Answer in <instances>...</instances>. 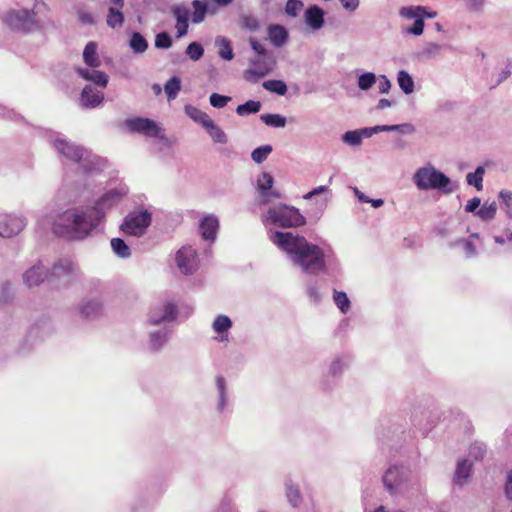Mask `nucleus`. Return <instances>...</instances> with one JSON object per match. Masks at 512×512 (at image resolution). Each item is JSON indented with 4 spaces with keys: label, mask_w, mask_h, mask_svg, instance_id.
<instances>
[{
    "label": "nucleus",
    "mask_w": 512,
    "mask_h": 512,
    "mask_svg": "<svg viewBox=\"0 0 512 512\" xmlns=\"http://www.w3.org/2000/svg\"><path fill=\"white\" fill-rule=\"evenodd\" d=\"M127 192L124 186L110 189L93 206L68 209L59 214L56 219L45 218L43 226L50 225L56 235L83 240L99 226L106 211L118 204Z\"/></svg>",
    "instance_id": "nucleus-1"
},
{
    "label": "nucleus",
    "mask_w": 512,
    "mask_h": 512,
    "mask_svg": "<svg viewBox=\"0 0 512 512\" xmlns=\"http://www.w3.org/2000/svg\"><path fill=\"white\" fill-rule=\"evenodd\" d=\"M269 239L289 255L292 264L305 274L317 275L326 271L324 251L305 237L291 232L271 231Z\"/></svg>",
    "instance_id": "nucleus-2"
},
{
    "label": "nucleus",
    "mask_w": 512,
    "mask_h": 512,
    "mask_svg": "<svg viewBox=\"0 0 512 512\" xmlns=\"http://www.w3.org/2000/svg\"><path fill=\"white\" fill-rule=\"evenodd\" d=\"M53 146L59 155L65 159L76 162L85 173L99 171L104 167V161L82 146L76 145L64 138L57 137Z\"/></svg>",
    "instance_id": "nucleus-3"
},
{
    "label": "nucleus",
    "mask_w": 512,
    "mask_h": 512,
    "mask_svg": "<svg viewBox=\"0 0 512 512\" xmlns=\"http://www.w3.org/2000/svg\"><path fill=\"white\" fill-rule=\"evenodd\" d=\"M412 180L421 191L437 189L448 194L454 190L453 187H450V178L431 164L418 168L413 174Z\"/></svg>",
    "instance_id": "nucleus-4"
},
{
    "label": "nucleus",
    "mask_w": 512,
    "mask_h": 512,
    "mask_svg": "<svg viewBox=\"0 0 512 512\" xmlns=\"http://www.w3.org/2000/svg\"><path fill=\"white\" fill-rule=\"evenodd\" d=\"M266 221L285 228L299 227L306 223L305 217L297 208L286 204L270 207L267 211Z\"/></svg>",
    "instance_id": "nucleus-5"
},
{
    "label": "nucleus",
    "mask_w": 512,
    "mask_h": 512,
    "mask_svg": "<svg viewBox=\"0 0 512 512\" xmlns=\"http://www.w3.org/2000/svg\"><path fill=\"white\" fill-rule=\"evenodd\" d=\"M7 26L16 32L29 33L38 29L36 13L28 9H11L4 17Z\"/></svg>",
    "instance_id": "nucleus-6"
},
{
    "label": "nucleus",
    "mask_w": 512,
    "mask_h": 512,
    "mask_svg": "<svg viewBox=\"0 0 512 512\" xmlns=\"http://www.w3.org/2000/svg\"><path fill=\"white\" fill-rule=\"evenodd\" d=\"M151 220L152 215L147 210H134L125 216L120 230L125 235L141 237L146 233Z\"/></svg>",
    "instance_id": "nucleus-7"
},
{
    "label": "nucleus",
    "mask_w": 512,
    "mask_h": 512,
    "mask_svg": "<svg viewBox=\"0 0 512 512\" xmlns=\"http://www.w3.org/2000/svg\"><path fill=\"white\" fill-rule=\"evenodd\" d=\"M124 125L129 132L138 133L146 137L158 138L161 141L167 142V138L163 134L162 127L157 122L149 118H128L125 120Z\"/></svg>",
    "instance_id": "nucleus-8"
},
{
    "label": "nucleus",
    "mask_w": 512,
    "mask_h": 512,
    "mask_svg": "<svg viewBox=\"0 0 512 512\" xmlns=\"http://www.w3.org/2000/svg\"><path fill=\"white\" fill-rule=\"evenodd\" d=\"M411 471L404 466L393 465L383 475V483L390 494L401 492L408 487Z\"/></svg>",
    "instance_id": "nucleus-9"
},
{
    "label": "nucleus",
    "mask_w": 512,
    "mask_h": 512,
    "mask_svg": "<svg viewBox=\"0 0 512 512\" xmlns=\"http://www.w3.org/2000/svg\"><path fill=\"white\" fill-rule=\"evenodd\" d=\"M178 315L177 305L172 301H164L153 306L148 315V322L151 325H161L173 322Z\"/></svg>",
    "instance_id": "nucleus-10"
},
{
    "label": "nucleus",
    "mask_w": 512,
    "mask_h": 512,
    "mask_svg": "<svg viewBox=\"0 0 512 512\" xmlns=\"http://www.w3.org/2000/svg\"><path fill=\"white\" fill-rule=\"evenodd\" d=\"M175 262L179 271L184 275H192L199 266L196 250L191 246L181 247L176 253Z\"/></svg>",
    "instance_id": "nucleus-11"
},
{
    "label": "nucleus",
    "mask_w": 512,
    "mask_h": 512,
    "mask_svg": "<svg viewBox=\"0 0 512 512\" xmlns=\"http://www.w3.org/2000/svg\"><path fill=\"white\" fill-rule=\"evenodd\" d=\"M79 274L78 266L69 259H59L51 270V277L62 280L64 285L78 278Z\"/></svg>",
    "instance_id": "nucleus-12"
},
{
    "label": "nucleus",
    "mask_w": 512,
    "mask_h": 512,
    "mask_svg": "<svg viewBox=\"0 0 512 512\" xmlns=\"http://www.w3.org/2000/svg\"><path fill=\"white\" fill-rule=\"evenodd\" d=\"M26 219L22 216L7 214L0 217V236L11 238L18 235L26 226Z\"/></svg>",
    "instance_id": "nucleus-13"
},
{
    "label": "nucleus",
    "mask_w": 512,
    "mask_h": 512,
    "mask_svg": "<svg viewBox=\"0 0 512 512\" xmlns=\"http://www.w3.org/2000/svg\"><path fill=\"white\" fill-rule=\"evenodd\" d=\"M424 12V6H410L403 7L400 9V16L406 19H414V24L412 27L407 29L409 34H413L415 36H419L423 33L424 30V20L421 18V13Z\"/></svg>",
    "instance_id": "nucleus-14"
},
{
    "label": "nucleus",
    "mask_w": 512,
    "mask_h": 512,
    "mask_svg": "<svg viewBox=\"0 0 512 512\" xmlns=\"http://www.w3.org/2000/svg\"><path fill=\"white\" fill-rule=\"evenodd\" d=\"M49 275L48 269L41 263H37L28 268L22 275L24 284L28 288L39 286L47 279Z\"/></svg>",
    "instance_id": "nucleus-15"
},
{
    "label": "nucleus",
    "mask_w": 512,
    "mask_h": 512,
    "mask_svg": "<svg viewBox=\"0 0 512 512\" xmlns=\"http://www.w3.org/2000/svg\"><path fill=\"white\" fill-rule=\"evenodd\" d=\"M274 179L270 173L263 172L257 178V188L261 193V203L267 204L273 198H280V193L272 190Z\"/></svg>",
    "instance_id": "nucleus-16"
},
{
    "label": "nucleus",
    "mask_w": 512,
    "mask_h": 512,
    "mask_svg": "<svg viewBox=\"0 0 512 512\" xmlns=\"http://www.w3.org/2000/svg\"><path fill=\"white\" fill-rule=\"evenodd\" d=\"M172 15L176 20L175 28L177 38L185 36L189 28L190 9L183 4L174 5L171 9Z\"/></svg>",
    "instance_id": "nucleus-17"
},
{
    "label": "nucleus",
    "mask_w": 512,
    "mask_h": 512,
    "mask_svg": "<svg viewBox=\"0 0 512 512\" xmlns=\"http://www.w3.org/2000/svg\"><path fill=\"white\" fill-rule=\"evenodd\" d=\"M325 11L317 5L309 6L304 12V21L312 31L320 30L325 23Z\"/></svg>",
    "instance_id": "nucleus-18"
},
{
    "label": "nucleus",
    "mask_w": 512,
    "mask_h": 512,
    "mask_svg": "<svg viewBox=\"0 0 512 512\" xmlns=\"http://www.w3.org/2000/svg\"><path fill=\"white\" fill-rule=\"evenodd\" d=\"M219 228L218 218L214 215H207L200 221L199 229L204 240L214 242Z\"/></svg>",
    "instance_id": "nucleus-19"
},
{
    "label": "nucleus",
    "mask_w": 512,
    "mask_h": 512,
    "mask_svg": "<svg viewBox=\"0 0 512 512\" xmlns=\"http://www.w3.org/2000/svg\"><path fill=\"white\" fill-rule=\"evenodd\" d=\"M104 100L103 92L95 89L92 85H86L81 93L80 102L87 108H95Z\"/></svg>",
    "instance_id": "nucleus-20"
},
{
    "label": "nucleus",
    "mask_w": 512,
    "mask_h": 512,
    "mask_svg": "<svg viewBox=\"0 0 512 512\" xmlns=\"http://www.w3.org/2000/svg\"><path fill=\"white\" fill-rule=\"evenodd\" d=\"M285 496L288 503L293 508H298L303 502V496L298 484L294 483L290 477H287L284 482Z\"/></svg>",
    "instance_id": "nucleus-21"
},
{
    "label": "nucleus",
    "mask_w": 512,
    "mask_h": 512,
    "mask_svg": "<svg viewBox=\"0 0 512 512\" xmlns=\"http://www.w3.org/2000/svg\"><path fill=\"white\" fill-rule=\"evenodd\" d=\"M372 136V131L370 127L361 128L357 130H351L345 132L341 136V140L352 147H358L362 144L364 138H369Z\"/></svg>",
    "instance_id": "nucleus-22"
},
{
    "label": "nucleus",
    "mask_w": 512,
    "mask_h": 512,
    "mask_svg": "<svg viewBox=\"0 0 512 512\" xmlns=\"http://www.w3.org/2000/svg\"><path fill=\"white\" fill-rule=\"evenodd\" d=\"M102 303L98 299H85L79 307L80 315L86 319H94L102 313Z\"/></svg>",
    "instance_id": "nucleus-23"
},
{
    "label": "nucleus",
    "mask_w": 512,
    "mask_h": 512,
    "mask_svg": "<svg viewBox=\"0 0 512 512\" xmlns=\"http://www.w3.org/2000/svg\"><path fill=\"white\" fill-rule=\"evenodd\" d=\"M171 331L163 328L149 333L148 348L152 352L160 351L168 341Z\"/></svg>",
    "instance_id": "nucleus-24"
},
{
    "label": "nucleus",
    "mask_w": 512,
    "mask_h": 512,
    "mask_svg": "<svg viewBox=\"0 0 512 512\" xmlns=\"http://www.w3.org/2000/svg\"><path fill=\"white\" fill-rule=\"evenodd\" d=\"M472 466L473 464L467 459H462L457 462L453 478L455 485L462 487L467 483L469 477L471 476Z\"/></svg>",
    "instance_id": "nucleus-25"
},
{
    "label": "nucleus",
    "mask_w": 512,
    "mask_h": 512,
    "mask_svg": "<svg viewBox=\"0 0 512 512\" xmlns=\"http://www.w3.org/2000/svg\"><path fill=\"white\" fill-rule=\"evenodd\" d=\"M268 38L275 47H282L287 43L289 35L284 26L274 24L268 27Z\"/></svg>",
    "instance_id": "nucleus-26"
},
{
    "label": "nucleus",
    "mask_w": 512,
    "mask_h": 512,
    "mask_svg": "<svg viewBox=\"0 0 512 512\" xmlns=\"http://www.w3.org/2000/svg\"><path fill=\"white\" fill-rule=\"evenodd\" d=\"M78 74L85 80L93 82L95 85L105 88L108 84V75L102 71L89 70L87 68H77Z\"/></svg>",
    "instance_id": "nucleus-27"
},
{
    "label": "nucleus",
    "mask_w": 512,
    "mask_h": 512,
    "mask_svg": "<svg viewBox=\"0 0 512 512\" xmlns=\"http://www.w3.org/2000/svg\"><path fill=\"white\" fill-rule=\"evenodd\" d=\"M184 111L190 119L202 125L203 128H205L212 121V119L206 112L200 110L199 108L193 105H185Z\"/></svg>",
    "instance_id": "nucleus-28"
},
{
    "label": "nucleus",
    "mask_w": 512,
    "mask_h": 512,
    "mask_svg": "<svg viewBox=\"0 0 512 512\" xmlns=\"http://www.w3.org/2000/svg\"><path fill=\"white\" fill-rule=\"evenodd\" d=\"M372 131V135L380 133V132H401L403 134H412L415 131V127L410 123L404 124H395V125H376L374 127H370Z\"/></svg>",
    "instance_id": "nucleus-29"
},
{
    "label": "nucleus",
    "mask_w": 512,
    "mask_h": 512,
    "mask_svg": "<svg viewBox=\"0 0 512 512\" xmlns=\"http://www.w3.org/2000/svg\"><path fill=\"white\" fill-rule=\"evenodd\" d=\"M216 389L218 393L217 411L223 413L228 404L227 385L223 376L216 377Z\"/></svg>",
    "instance_id": "nucleus-30"
},
{
    "label": "nucleus",
    "mask_w": 512,
    "mask_h": 512,
    "mask_svg": "<svg viewBox=\"0 0 512 512\" xmlns=\"http://www.w3.org/2000/svg\"><path fill=\"white\" fill-rule=\"evenodd\" d=\"M123 8L109 7L107 16H106V24L111 29H119L122 27L124 23V14L122 11Z\"/></svg>",
    "instance_id": "nucleus-31"
},
{
    "label": "nucleus",
    "mask_w": 512,
    "mask_h": 512,
    "mask_svg": "<svg viewBox=\"0 0 512 512\" xmlns=\"http://www.w3.org/2000/svg\"><path fill=\"white\" fill-rule=\"evenodd\" d=\"M84 62L92 68L100 66L101 62L97 55V44L95 42H88L83 51Z\"/></svg>",
    "instance_id": "nucleus-32"
},
{
    "label": "nucleus",
    "mask_w": 512,
    "mask_h": 512,
    "mask_svg": "<svg viewBox=\"0 0 512 512\" xmlns=\"http://www.w3.org/2000/svg\"><path fill=\"white\" fill-rule=\"evenodd\" d=\"M215 45L218 47V54L222 59L231 61L234 58L233 49L229 39L223 36H217L215 39Z\"/></svg>",
    "instance_id": "nucleus-33"
},
{
    "label": "nucleus",
    "mask_w": 512,
    "mask_h": 512,
    "mask_svg": "<svg viewBox=\"0 0 512 512\" xmlns=\"http://www.w3.org/2000/svg\"><path fill=\"white\" fill-rule=\"evenodd\" d=\"M211 140L217 144H227L228 136L213 120L204 128Z\"/></svg>",
    "instance_id": "nucleus-34"
},
{
    "label": "nucleus",
    "mask_w": 512,
    "mask_h": 512,
    "mask_svg": "<svg viewBox=\"0 0 512 512\" xmlns=\"http://www.w3.org/2000/svg\"><path fill=\"white\" fill-rule=\"evenodd\" d=\"M397 82L400 89L406 95L414 92L415 83L412 76L405 70H400L397 74Z\"/></svg>",
    "instance_id": "nucleus-35"
},
{
    "label": "nucleus",
    "mask_w": 512,
    "mask_h": 512,
    "mask_svg": "<svg viewBox=\"0 0 512 512\" xmlns=\"http://www.w3.org/2000/svg\"><path fill=\"white\" fill-rule=\"evenodd\" d=\"M270 71L268 65H263L257 68H249L244 71L243 77L247 82L257 83L260 79L265 77Z\"/></svg>",
    "instance_id": "nucleus-36"
},
{
    "label": "nucleus",
    "mask_w": 512,
    "mask_h": 512,
    "mask_svg": "<svg viewBox=\"0 0 512 512\" xmlns=\"http://www.w3.org/2000/svg\"><path fill=\"white\" fill-rule=\"evenodd\" d=\"M192 7L193 13H190L192 23L199 24L203 22L208 12L207 4L201 0H194Z\"/></svg>",
    "instance_id": "nucleus-37"
},
{
    "label": "nucleus",
    "mask_w": 512,
    "mask_h": 512,
    "mask_svg": "<svg viewBox=\"0 0 512 512\" xmlns=\"http://www.w3.org/2000/svg\"><path fill=\"white\" fill-rule=\"evenodd\" d=\"M110 245L114 254L122 259H127L131 256V249L121 238H112Z\"/></svg>",
    "instance_id": "nucleus-38"
},
{
    "label": "nucleus",
    "mask_w": 512,
    "mask_h": 512,
    "mask_svg": "<svg viewBox=\"0 0 512 512\" xmlns=\"http://www.w3.org/2000/svg\"><path fill=\"white\" fill-rule=\"evenodd\" d=\"M181 90V79L177 76L171 77L164 85V91L168 101L174 100Z\"/></svg>",
    "instance_id": "nucleus-39"
},
{
    "label": "nucleus",
    "mask_w": 512,
    "mask_h": 512,
    "mask_svg": "<svg viewBox=\"0 0 512 512\" xmlns=\"http://www.w3.org/2000/svg\"><path fill=\"white\" fill-rule=\"evenodd\" d=\"M485 174V168L478 166L473 173L466 175V181L469 185L474 186L478 191L483 189V176Z\"/></svg>",
    "instance_id": "nucleus-40"
},
{
    "label": "nucleus",
    "mask_w": 512,
    "mask_h": 512,
    "mask_svg": "<svg viewBox=\"0 0 512 512\" xmlns=\"http://www.w3.org/2000/svg\"><path fill=\"white\" fill-rule=\"evenodd\" d=\"M129 46L134 53H144L148 48V42L142 34L134 32L129 41Z\"/></svg>",
    "instance_id": "nucleus-41"
},
{
    "label": "nucleus",
    "mask_w": 512,
    "mask_h": 512,
    "mask_svg": "<svg viewBox=\"0 0 512 512\" xmlns=\"http://www.w3.org/2000/svg\"><path fill=\"white\" fill-rule=\"evenodd\" d=\"M261 109V103L255 100H248L244 104H240L236 108V113L239 116H246L249 114H255Z\"/></svg>",
    "instance_id": "nucleus-42"
},
{
    "label": "nucleus",
    "mask_w": 512,
    "mask_h": 512,
    "mask_svg": "<svg viewBox=\"0 0 512 512\" xmlns=\"http://www.w3.org/2000/svg\"><path fill=\"white\" fill-rule=\"evenodd\" d=\"M450 247H461L466 258H472L477 254L476 247L470 239H458L451 242Z\"/></svg>",
    "instance_id": "nucleus-43"
},
{
    "label": "nucleus",
    "mask_w": 512,
    "mask_h": 512,
    "mask_svg": "<svg viewBox=\"0 0 512 512\" xmlns=\"http://www.w3.org/2000/svg\"><path fill=\"white\" fill-rule=\"evenodd\" d=\"M496 212H497L496 202H491V203L486 202L480 207V209L477 210L476 215L484 221H489L495 217Z\"/></svg>",
    "instance_id": "nucleus-44"
},
{
    "label": "nucleus",
    "mask_w": 512,
    "mask_h": 512,
    "mask_svg": "<svg viewBox=\"0 0 512 512\" xmlns=\"http://www.w3.org/2000/svg\"><path fill=\"white\" fill-rule=\"evenodd\" d=\"M260 119L267 126L282 128L286 125V118L280 114H262Z\"/></svg>",
    "instance_id": "nucleus-45"
},
{
    "label": "nucleus",
    "mask_w": 512,
    "mask_h": 512,
    "mask_svg": "<svg viewBox=\"0 0 512 512\" xmlns=\"http://www.w3.org/2000/svg\"><path fill=\"white\" fill-rule=\"evenodd\" d=\"M232 327L231 319L226 315H218L212 324L213 330L218 334L226 333Z\"/></svg>",
    "instance_id": "nucleus-46"
},
{
    "label": "nucleus",
    "mask_w": 512,
    "mask_h": 512,
    "mask_svg": "<svg viewBox=\"0 0 512 512\" xmlns=\"http://www.w3.org/2000/svg\"><path fill=\"white\" fill-rule=\"evenodd\" d=\"M264 89L276 93L278 95H285L287 92V85L282 80H267L263 82Z\"/></svg>",
    "instance_id": "nucleus-47"
},
{
    "label": "nucleus",
    "mask_w": 512,
    "mask_h": 512,
    "mask_svg": "<svg viewBox=\"0 0 512 512\" xmlns=\"http://www.w3.org/2000/svg\"><path fill=\"white\" fill-rule=\"evenodd\" d=\"M272 150V146L268 144L259 146L252 151L251 158L255 163L260 164L267 159Z\"/></svg>",
    "instance_id": "nucleus-48"
},
{
    "label": "nucleus",
    "mask_w": 512,
    "mask_h": 512,
    "mask_svg": "<svg viewBox=\"0 0 512 512\" xmlns=\"http://www.w3.org/2000/svg\"><path fill=\"white\" fill-rule=\"evenodd\" d=\"M376 81H377V77L374 73L365 72L358 77L357 84L361 90L366 91V90L370 89L371 87H373L375 85Z\"/></svg>",
    "instance_id": "nucleus-49"
},
{
    "label": "nucleus",
    "mask_w": 512,
    "mask_h": 512,
    "mask_svg": "<svg viewBox=\"0 0 512 512\" xmlns=\"http://www.w3.org/2000/svg\"><path fill=\"white\" fill-rule=\"evenodd\" d=\"M186 54L191 60L198 61L204 54V48L200 43L192 42L187 46Z\"/></svg>",
    "instance_id": "nucleus-50"
},
{
    "label": "nucleus",
    "mask_w": 512,
    "mask_h": 512,
    "mask_svg": "<svg viewBox=\"0 0 512 512\" xmlns=\"http://www.w3.org/2000/svg\"><path fill=\"white\" fill-rule=\"evenodd\" d=\"M334 302L342 313H347L350 308V301L345 292L334 291Z\"/></svg>",
    "instance_id": "nucleus-51"
},
{
    "label": "nucleus",
    "mask_w": 512,
    "mask_h": 512,
    "mask_svg": "<svg viewBox=\"0 0 512 512\" xmlns=\"http://www.w3.org/2000/svg\"><path fill=\"white\" fill-rule=\"evenodd\" d=\"M487 452L486 445L482 442H474L469 449V456L475 460H481L484 458Z\"/></svg>",
    "instance_id": "nucleus-52"
},
{
    "label": "nucleus",
    "mask_w": 512,
    "mask_h": 512,
    "mask_svg": "<svg viewBox=\"0 0 512 512\" xmlns=\"http://www.w3.org/2000/svg\"><path fill=\"white\" fill-rule=\"evenodd\" d=\"M231 101L230 96L212 93L209 97L210 105L214 108L221 109Z\"/></svg>",
    "instance_id": "nucleus-53"
},
{
    "label": "nucleus",
    "mask_w": 512,
    "mask_h": 512,
    "mask_svg": "<svg viewBox=\"0 0 512 512\" xmlns=\"http://www.w3.org/2000/svg\"><path fill=\"white\" fill-rule=\"evenodd\" d=\"M442 46L438 43L430 42L427 43L420 52V56L423 58H432L439 54Z\"/></svg>",
    "instance_id": "nucleus-54"
},
{
    "label": "nucleus",
    "mask_w": 512,
    "mask_h": 512,
    "mask_svg": "<svg viewBox=\"0 0 512 512\" xmlns=\"http://www.w3.org/2000/svg\"><path fill=\"white\" fill-rule=\"evenodd\" d=\"M499 198L501 199L502 209H504L508 217H512V193L509 191H501Z\"/></svg>",
    "instance_id": "nucleus-55"
},
{
    "label": "nucleus",
    "mask_w": 512,
    "mask_h": 512,
    "mask_svg": "<svg viewBox=\"0 0 512 512\" xmlns=\"http://www.w3.org/2000/svg\"><path fill=\"white\" fill-rule=\"evenodd\" d=\"M172 46V39L167 32H160L155 37V47L158 49H168Z\"/></svg>",
    "instance_id": "nucleus-56"
},
{
    "label": "nucleus",
    "mask_w": 512,
    "mask_h": 512,
    "mask_svg": "<svg viewBox=\"0 0 512 512\" xmlns=\"http://www.w3.org/2000/svg\"><path fill=\"white\" fill-rule=\"evenodd\" d=\"M241 24L243 28L249 31H257L260 27L258 19L253 15H243L241 17Z\"/></svg>",
    "instance_id": "nucleus-57"
},
{
    "label": "nucleus",
    "mask_w": 512,
    "mask_h": 512,
    "mask_svg": "<svg viewBox=\"0 0 512 512\" xmlns=\"http://www.w3.org/2000/svg\"><path fill=\"white\" fill-rule=\"evenodd\" d=\"M303 8V2L300 0H288L285 6V12L291 17H296Z\"/></svg>",
    "instance_id": "nucleus-58"
},
{
    "label": "nucleus",
    "mask_w": 512,
    "mask_h": 512,
    "mask_svg": "<svg viewBox=\"0 0 512 512\" xmlns=\"http://www.w3.org/2000/svg\"><path fill=\"white\" fill-rule=\"evenodd\" d=\"M347 367V363L341 359L334 360L329 366V374L332 376H337Z\"/></svg>",
    "instance_id": "nucleus-59"
},
{
    "label": "nucleus",
    "mask_w": 512,
    "mask_h": 512,
    "mask_svg": "<svg viewBox=\"0 0 512 512\" xmlns=\"http://www.w3.org/2000/svg\"><path fill=\"white\" fill-rule=\"evenodd\" d=\"M306 294L309 297L310 301L314 303H319L321 301L322 296L315 284L307 285Z\"/></svg>",
    "instance_id": "nucleus-60"
},
{
    "label": "nucleus",
    "mask_w": 512,
    "mask_h": 512,
    "mask_svg": "<svg viewBox=\"0 0 512 512\" xmlns=\"http://www.w3.org/2000/svg\"><path fill=\"white\" fill-rule=\"evenodd\" d=\"M466 8L470 11L479 12L482 11L486 0H463Z\"/></svg>",
    "instance_id": "nucleus-61"
},
{
    "label": "nucleus",
    "mask_w": 512,
    "mask_h": 512,
    "mask_svg": "<svg viewBox=\"0 0 512 512\" xmlns=\"http://www.w3.org/2000/svg\"><path fill=\"white\" fill-rule=\"evenodd\" d=\"M511 74H512V59L511 58H507L506 63H505V67L503 68V70L499 74V78H498L497 83L499 84V83L505 81L507 78L510 77Z\"/></svg>",
    "instance_id": "nucleus-62"
},
{
    "label": "nucleus",
    "mask_w": 512,
    "mask_h": 512,
    "mask_svg": "<svg viewBox=\"0 0 512 512\" xmlns=\"http://www.w3.org/2000/svg\"><path fill=\"white\" fill-rule=\"evenodd\" d=\"M78 18L81 21V23H83V24H87V25H95L96 24L95 17L90 12H87L84 10L78 11Z\"/></svg>",
    "instance_id": "nucleus-63"
},
{
    "label": "nucleus",
    "mask_w": 512,
    "mask_h": 512,
    "mask_svg": "<svg viewBox=\"0 0 512 512\" xmlns=\"http://www.w3.org/2000/svg\"><path fill=\"white\" fill-rule=\"evenodd\" d=\"M378 88L381 94H387L389 92L391 88V82L385 75L379 76Z\"/></svg>",
    "instance_id": "nucleus-64"
}]
</instances>
